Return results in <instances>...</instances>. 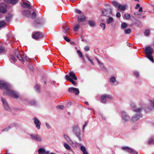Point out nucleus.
<instances>
[{"label": "nucleus", "mask_w": 154, "mask_h": 154, "mask_svg": "<svg viewBox=\"0 0 154 154\" xmlns=\"http://www.w3.org/2000/svg\"><path fill=\"white\" fill-rule=\"evenodd\" d=\"M153 52V49L150 47H146L145 51V53L147 58L152 62H153V59L152 56V54Z\"/></svg>", "instance_id": "f257e3e1"}, {"label": "nucleus", "mask_w": 154, "mask_h": 154, "mask_svg": "<svg viewBox=\"0 0 154 154\" xmlns=\"http://www.w3.org/2000/svg\"><path fill=\"white\" fill-rule=\"evenodd\" d=\"M141 110L142 109L140 108H138L134 110V111L137 112V113L136 115L132 117L131 120V123L135 122L142 117V115L140 113V112Z\"/></svg>", "instance_id": "f03ea898"}, {"label": "nucleus", "mask_w": 154, "mask_h": 154, "mask_svg": "<svg viewBox=\"0 0 154 154\" xmlns=\"http://www.w3.org/2000/svg\"><path fill=\"white\" fill-rule=\"evenodd\" d=\"M72 131L76 135L79 140L81 141V130L78 125H74L73 127Z\"/></svg>", "instance_id": "7ed1b4c3"}, {"label": "nucleus", "mask_w": 154, "mask_h": 154, "mask_svg": "<svg viewBox=\"0 0 154 154\" xmlns=\"http://www.w3.org/2000/svg\"><path fill=\"white\" fill-rule=\"evenodd\" d=\"M44 36L43 33L40 32H34L32 35V38L35 40L40 39Z\"/></svg>", "instance_id": "20e7f679"}, {"label": "nucleus", "mask_w": 154, "mask_h": 154, "mask_svg": "<svg viewBox=\"0 0 154 154\" xmlns=\"http://www.w3.org/2000/svg\"><path fill=\"white\" fill-rule=\"evenodd\" d=\"M7 94L11 96L12 97H13L16 99H18L19 96V94L11 90H8Z\"/></svg>", "instance_id": "39448f33"}, {"label": "nucleus", "mask_w": 154, "mask_h": 154, "mask_svg": "<svg viewBox=\"0 0 154 154\" xmlns=\"http://www.w3.org/2000/svg\"><path fill=\"white\" fill-rule=\"evenodd\" d=\"M30 136L32 139L37 141H42V137L39 135L36 134H30Z\"/></svg>", "instance_id": "423d86ee"}, {"label": "nucleus", "mask_w": 154, "mask_h": 154, "mask_svg": "<svg viewBox=\"0 0 154 154\" xmlns=\"http://www.w3.org/2000/svg\"><path fill=\"white\" fill-rule=\"evenodd\" d=\"M9 85H7L6 83L4 82L0 81V88L1 89H5L7 92L8 91V90H9Z\"/></svg>", "instance_id": "0eeeda50"}, {"label": "nucleus", "mask_w": 154, "mask_h": 154, "mask_svg": "<svg viewBox=\"0 0 154 154\" xmlns=\"http://www.w3.org/2000/svg\"><path fill=\"white\" fill-rule=\"evenodd\" d=\"M106 98L109 99H112V97L109 95L106 94L101 96V100L103 103H106Z\"/></svg>", "instance_id": "6e6552de"}, {"label": "nucleus", "mask_w": 154, "mask_h": 154, "mask_svg": "<svg viewBox=\"0 0 154 154\" xmlns=\"http://www.w3.org/2000/svg\"><path fill=\"white\" fill-rule=\"evenodd\" d=\"M33 120L36 128L38 129H40V125L41 124L40 121L36 118H34L33 119Z\"/></svg>", "instance_id": "1a4fd4ad"}, {"label": "nucleus", "mask_w": 154, "mask_h": 154, "mask_svg": "<svg viewBox=\"0 0 154 154\" xmlns=\"http://www.w3.org/2000/svg\"><path fill=\"white\" fill-rule=\"evenodd\" d=\"M1 100L5 109L8 111H10L11 109L6 100L3 98H2Z\"/></svg>", "instance_id": "9d476101"}, {"label": "nucleus", "mask_w": 154, "mask_h": 154, "mask_svg": "<svg viewBox=\"0 0 154 154\" xmlns=\"http://www.w3.org/2000/svg\"><path fill=\"white\" fill-rule=\"evenodd\" d=\"M6 4L2 3L0 5V12L3 13H5L7 11Z\"/></svg>", "instance_id": "9b49d317"}, {"label": "nucleus", "mask_w": 154, "mask_h": 154, "mask_svg": "<svg viewBox=\"0 0 154 154\" xmlns=\"http://www.w3.org/2000/svg\"><path fill=\"white\" fill-rule=\"evenodd\" d=\"M68 91L70 93H75L76 95H77L79 94V91L78 88H69Z\"/></svg>", "instance_id": "f8f14e48"}, {"label": "nucleus", "mask_w": 154, "mask_h": 154, "mask_svg": "<svg viewBox=\"0 0 154 154\" xmlns=\"http://www.w3.org/2000/svg\"><path fill=\"white\" fill-rule=\"evenodd\" d=\"M78 21L79 23L85 21L86 20V17L84 15L82 14L80 15L77 16Z\"/></svg>", "instance_id": "ddd939ff"}, {"label": "nucleus", "mask_w": 154, "mask_h": 154, "mask_svg": "<svg viewBox=\"0 0 154 154\" xmlns=\"http://www.w3.org/2000/svg\"><path fill=\"white\" fill-rule=\"evenodd\" d=\"M121 114L122 115V118L125 121H127L129 120L130 118L129 116L127 115L125 112L124 111L122 112H121Z\"/></svg>", "instance_id": "4468645a"}, {"label": "nucleus", "mask_w": 154, "mask_h": 154, "mask_svg": "<svg viewBox=\"0 0 154 154\" xmlns=\"http://www.w3.org/2000/svg\"><path fill=\"white\" fill-rule=\"evenodd\" d=\"M65 78L66 80L71 82L73 85H76V82L74 81L73 79L70 78L68 75H65Z\"/></svg>", "instance_id": "2eb2a0df"}, {"label": "nucleus", "mask_w": 154, "mask_h": 154, "mask_svg": "<svg viewBox=\"0 0 154 154\" xmlns=\"http://www.w3.org/2000/svg\"><path fill=\"white\" fill-rule=\"evenodd\" d=\"M19 0H4V1L8 3L14 5L18 2Z\"/></svg>", "instance_id": "dca6fc26"}, {"label": "nucleus", "mask_w": 154, "mask_h": 154, "mask_svg": "<svg viewBox=\"0 0 154 154\" xmlns=\"http://www.w3.org/2000/svg\"><path fill=\"white\" fill-rule=\"evenodd\" d=\"M21 6L23 8L31 9L32 8L31 5L26 2H23L21 4Z\"/></svg>", "instance_id": "f3484780"}, {"label": "nucleus", "mask_w": 154, "mask_h": 154, "mask_svg": "<svg viewBox=\"0 0 154 154\" xmlns=\"http://www.w3.org/2000/svg\"><path fill=\"white\" fill-rule=\"evenodd\" d=\"M69 76L72 79L74 80H77V78L76 76L75 73L72 72H71L69 73Z\"/></svg>", "instance_id": "a211bd4d"}, {"label": "nucleus", "mask_w": 154, "mask_h": 154, "mask_svg": "<svg viewBox=\"0 0 154 154\" xmlns=\"http://www.w3.org/2000/svg\"><path fill=\"white\" fill-rule=\"evenodd\" d=\"M22 14L26 16H28L31 14V13L29 10H25L22 11Z\"/></svg>", "instance_id": "6ab92c4d"}, {"label": "nucleus", "mask_w": 154, "mask_h": 154, "mask_svg": "<svg viewBox=\"0 0 154 154\" xmlns=\"http://www.w3.org/2000/svg\"><path fill=\"white\" fill-rule=\"evenodd\" d=\"M9 59L10 60H12L14 62H15L17 61V59L13 55L11 54L9 57Z\"/></svg>", "instance_id": "aec40b11"}, {"label": "nucleus", "mask_w": 154, "mask_h": 154, "mask_svg": "<svg viewBox=\"0 0 154 154\" xmlns=\"http://www.w3.org/2000/svg\"><path fill=\"white\" fill-rule=\"evenodd\" d=\"M113 18L112 17H109L108 19L106 21V23L107 24H109L113 21Z\"/></svg>", "instance_id": "412c9836"}, {"label": "nucleus", "mask_w": 154, "mask_h": 154, "mask_svg": "<svg viewBox=\"0 0 154 154\" xmlns=\"http://www.w3.org/2000/svg\"><path fill=\"white\" fill-rule=\"evenodd\" d=\"M88 23L90 26L93 27L95 26V23L92 20H89L88 22Z\"/></svg>", "instance_id": "4be33fe9"}, {"label": "nucleus", "mask_w": 154, "mask_h": 154, "mask_svg": "<svg viewBox=\"0 0 154 154\" xmlns=\"http://www.w3.org/2000/svg\"><path fill=\"white\" fill-rule=\"evenodd\" d=\"M12 17V15L11 14H9L8 15H7L6 17V20L8 22H9L11 19Z\"/></svg>", "instance_id": "5701e85b"}, {"label": "nucleus", "mask_w": 154, "mask_h": 154, "mask_svg": "<svg viewBox=\"0 0 154 154\" xmlns=\"http://www.w3.org/2000/svg\"><path fill=\"white\" fill-rule=\"evenodd\" d=\"M118 8L120 10L124 11L126 9V7L125 6H122L120 4L118 6Z\"/></svg>", "instance_id": "b1692460"}, {"label": "nucleus", "mask_w": 154, "mask_h": 154, "mask_svg": "<svg viewBox=\"0 0 154 154\" xmlns=\"http://www.w3.org/2000/svg\"><path fill=\"white\" fill-rule=\"evenodd\" d=\"M22 54H20L17 57V58L20 61L22 62H24V59H23V56H22Z\"/></svg>", "instance_id": "393cba45"}, {"label": "nucleus", "mask_w": 154, "mask_h": 154, "mask_svg": "<svg viewBox=\"0 0 154 154\" xmlns=\"http://www.w3.org/2000/svg\"><path fill=\"white\" fill-rule=\"evenodd\" d=\"M128 152L131 154H137V152L136 151H134L133 149L131 148V149H129L128 151Z\"/></svg>", "instance_id": "a878e982"}, {"label": "nucleus", "mask_w": 154, "mask_h": 154, "mask_svg": "<svg viewBox=\"0 0 154 154\" xmlns=\"http://www.w3.org/2000/svg\"><path fill=\"white\" fill-rule=\"evenodd\" d=\"M80 27V25L79 24H76L75 26L74 27V31H77Z\"/></svg>", "instance_id": "bb28decb"}, {"label": "nucleus", "mask_w": 154, "mask_h": 154, "mask_svg": "<svg viewBox=\"0 0 154 154\" xmlns=\"http://www.w3.org/2000/svg\"><path fill=\"white\" fill-rule=\"evenodd\" d=\"M5 51L4 47L0 45V53H3Z\"/></svg>", "instance_id": "cd10ccee"}, {"label": "nucleus", "mask_w": 154, "mask_h": 154, "mask_svg": "<svg viewBox=\"0 0 154 154\" xmlns=\"http://www.w3.org/2000/svg\"><path fill=\"white\" fill-rule=\"evenodd\" d=\"M35 90L38 92H40V88L39 86L37 85L35 86Z\"/></svg>", "instance_id": "c85d7f7f"}, {"label": "nucleus", "mask_w": 154, "mask_h": 154, "mask_svg": "<svg viewBox=\"0 0 154 154\" xmlns=\"http://www.w3.org/2000/svg\"><path fill=\"white\" fill-rule=\"evenodd\" d=\"M44 150V148H40L38 150V154H44L43 152Z\"/></svg>", "instance_id": "c756f323"}, {"label": "nucleus", "mask_w": 154, "mask_h": 154, "mask_svg": "<svg viewBox=\"0 0 154 154\" xmlns=\"http://www.w3.org/2000/svg\"><path fill=\"white\" fill-rule=\"evenodd\" d=\"M63 28L64 29V32L66 33V32L69 30V28L68 26H65V27L64 28V26L63 27Z\"/></svg>", "instance_id": "7c9ffc66"}, {"label": "nucleus", "mask_w": 154, "mask_h": 154, "mask_svg": "<svg viewBox=\"0 0 154 154\" xmlns=\"http://www.w3.org/2000/svg\"><path fill=\"white\" fill-rule=\"evenodd\" d=\"M64 146L68 150H70L71 149L70 147L66 143H65L64 144Z\"/></svg>", "instance_id": "2f4dec72"}, {"label": "nucleus", "mask_w": 154, "mask_h": 154, "mask_svg": "<svg viewBox=\"0 0 154 154\" xmlns=\"http://www.w3.org/2000/svg\"><path fill=\"white\" fill-rule=\"evenodd\" d=\"M112 4L116 8H118V6L119 5H120L117 2L115 1H113Z\"/></svg>", "instance_id": "473e14b6"}, {"label": "nucleus", "mask_w": 154, "mask_h": 154, "mask_svg": "<svg viewBox=\"0 0 154 154\" xmlns=\"http://www.w3.org/2000/svg\"><path fill=\"white\" fill-rule=\"evenodd\" d=\"M131 30L130 29H128L124 30V32L126 34H129L131 33Z\"/></svg>", "instance_id": "72a5a7b5"}, {"label": "nucleus", "mask_w": 154, "mask_h": 154, "mask_svg": "<svg viewBox=\"0 0 154 154\" xmlns=\"http://www.w3.org/2000/svg\"><path fill=\"white\" fill-rule=\"evenodd\" d=\"M77 52L79 54V57L80 58L82 57H83L82 53L79 50H78L77 51Z\"/></svg>", "instance_id": "f704fd0d"}, {"label": "nucleus", "mask_w": 154, "mask_h": 154, "mask_svg": "<svg viewBox=\"0 0 154 154\" xmlns=\"http://www.w3.org/2000/svg\"><path fill=\"white\" fill-rule=\"evenodd\" d=\"M5 21H0V28L5 26Z\"/></svg>", "instance_id": "c9c22d12"}, {"label": "nucleus", "mask_w": 154, "mask_h": 154, "mask_svg": "<svg viewBox=\"0 0 154 154\" xmlns=\"http://www.w3.org/2000/svg\"><path fill=\"white\" fill-rule=\"evenodd\" d=\"M124 17L127 19H129L130 18V16L129 14L128 13L125 14L124 15Z\"/></svg>", "instance_id": "e433bc0d"}, {"label": "nucleus", "mask_w": 154, "mask_h": 154, "mask_svg": "<svg viewBox=\"0 0 154 154\" xmlns=\"http://www.w3.org/2000/svg\"><path fill=\"white\" fill-rule=\"evenodd\" d=\"M23 57L24 59L26 60L28 62L29 61V58L27 56L23 54Z\"/></svg>", "instance_id": "4c0bfd02"}, {"label": "nucleus", "mask_w": 154, "mask_h": 154, "mask_svg": "<svg viewBox=\"0 0 154 154\" xmlns=\"http://www.w3.org/2000/svg\"><path fill=\"white\" fill-rule=\"evenodd\" d=\"M127 26V23H123L121 25V27L123 29L125 28Z\"/></svg>", "instance_id": "58836bf2"}, {"label": "nucleus", "mask_w": 154, "mask_h": 154, "mask_svg": "<svg viewBox=\"0 0 154 154\" xmlns=\"http://www.w3.org/2000/svg\"><path fill=\"white\" fill-rule=\"evenodd\" d=\"M122 149L123 150H128L127 151L128 152L129 150L131 148L127 146H123L122 147Z\"/></svg>", "instance_id": "ea45409f"}, {"label": "nucleus", "mask_w": 154, "mask_h": 154, "mask_svg": "<svg viewBox=\"0 0 154 154\" xmlns=\"http://www.w3.org/2000/svg\"><path fill=\"white\" fill-rule=\"evenodd\" d=\"M150 33V30L149 29H147L145 32L144 34L146 36H148L149 35Z\"/></svg>", "instance_id": "a19ab883"}, {"label": "nucleus", "mask_w": 154, "mask_h": 154, "mask_svg": "<svg viewBox=\"0 0 154 154\" xmlns=\"http://www.w3.org/2000/svg\"><path fill=\"white\" fill-rule=\"evenodd\" d=\"M36 17V13L34 12H33L32 15H31V17L32 18H35Z\"/></svg>", "instance_id": "79ce46f5"}, {"label": "nucleus", "mask_w": 154, "mask_h": 154, "mask_svg": "<svg viewBox=\"0 0 154 154\" xmlns=\"http://www.w3.org/2000/svg\"><path fill=\"white\" fill-rule=\"evenodd\" d=\"M100 26L102 28H103V30H104L105 29V25L104 23H101L100 24Z\"/></svg>", "instance_id": "37998d69"}, {"label": "nucleus", "mask_w": 154, "mask_h": 154, "mask_svg": "<svg viewBox=\"0 0 154 154\" xmlns=\"http://www.w3.org/2000/svg\"><path fill=\"white\" fill-rule=\"evenodd\" d=\"M87 57V58L88 59V60L91 62V64L93 65H94V62L89 58V57L87 55L86 56Z\"/></svg>", "instance_id": "c03bdc74"}, {"label": "nucleus", "mask_w": 154, "mask_h": 154, "mask_svg": "<svg viewBox=\"0 0 154 154\" xmlns=\"http://www.w3.org/2000/svg\"><path fill=\"white\" fill-rule=\"evenodd\" d=\"M153 142V140L152 138H150L148 140V144L149 145H150Z\"/></svg>", "instance_id": "a18cd8bd"}, {"label": "nucleus", "mask_w": 154, "mask_h": 154, "mask_svg": "<svg viewBox=\"0 0 154 154\" xmlns=\"http://www.w3.org/2000/svg\"><path fill=\"white\" fill-rule=\"evenodd\" d=\"M107 11V10L106 9H104V10L102 11V15L104 16H106V14L105 13Z\"/></svg>", "instance_id": "49530a36"}, {"label": "nucleus", "mask_w": 154, "mask_h": 154, "mask_svg": "<svg viewBox=\"0 0 154 154\" xmlns=\"http://www.w3.org/2000/svg\"><path fill=\"white\" fill-rule=\"evenodd\" d=\"M11 126H10V125H9L8 127L6 128H5V129H4L2 130V131H7L9 129H11Z\"/></svg>", "instance_id": "de8ad7c7"}, {"label": "nucleus", "mask_w": 154, "mask_h": 154, "mask_svg": "<svg viewBox=\"0 0 154 154\" xmlns=\"http://www.w3.org/2000/svg\"><path fill=\"white\" fill-rule=\"evenodd\" d=\"M110 81L112 82H114L116 81V78L114 77H112L110 78Z\"/></svg>", "instance_id": "09e8293b"}, {"label": "nucleus", "mask_w": 154, "mask_h": 154, "mask_svg": "<svg viewBox=\"0 0 154 154\" xmlns=\"http://www.w3.org/2000/svg\"><path fill=\"white\" fill-rule=\"evenodd\" d=\"M89 49V47L88 45L86 46L84 48V50L86 51H88Z\"/></svg>", "instance_id": "8fccbe9b"}, {"label": "nucleus", "mask_w": 154, "mask_h": 154, "mask_svg": "<svg viewBox=\"0 0 154 154\" xmlns=\"http://www.w3.org/2000/svg\"><path fill=\"white\" fill-rule=\"evenodd\" d=\"M81 150L83 152L86 151L85 148L83 146H82L80 148Z\"/></svg>", "instance_id": "3c124183"}, {"label": "nucleus", "mask_w": 154, "mask_h": 154, "mask_svg": "<svg viewBox=\"0 0 154 154\" xmlns=\"http://www.w3.org/2000/svg\"><path fill=\"white\" fill-rule=\"evenodd\" d=\"M100 66V67L101 69H102L104 68V66L103 64L101 62H100V63H99Z\"/></svg>", "instance_id": "603ef678"}, {"label": "nucleus", "mask_w": 154, "mask_h": 154, "mask_svg": "<svg viewBox=\"0 0 154 154\" xmlns=\"http://www.w3.org/2000/svg\"><path fill=\"white\" fill-rule=\"evenodd\" d=\"M75 12L78 14H83V13L80 10H75Z\"/></svg>", "instance_id": "864d4df0"}, {"label": "nucleus", "mask_w": 154, "mask_h": 154, "mask_svg": "<svg viewBox=\"0 0 154 154\" xmlns=\"http://www.w3.org/2000/svg\"><path fill=\"white\" fill-rule=\"evenodd\" d=\"M64 39L67 42H69L70 41V40L66 36L64 37Z\"/></svg>", "instance_id": "5fc2aeb1"}, {"label": "nucleus", "mask_w": 154, "mask_h": 154, "mask_svg": "<svg viewBox=\"0 0 154 154\" xmlns=\"http://www.w3.org/2000/svg\"><path fill=\"white\" fill-rule=\"evenodd\" d=\"M64 138L68 141L69 139V137L67 135L65 134L64 135Z\"/></svg>", "instance_id": "6e6d98bb"}, {"label": "nucleus", "mask_w": 154, "mask_h": 154, "mask_svg": "<svg viewBox=\"0 0 154 154\" xmlns=\"http://www.w3.org/2000/svg\"><path fill=\"white\" fill-rule=\"evenodd\" d=\"M116 16L118 17H120L121 16L120 13L119 12H117L116 14Z\"/></svg>", "instance_id": "4d7b16f0"}, {"label": "nucleus", "mask_w": 154, "mask_h": 154, "mask_svg": "<svg viewBox=\"0 0 154 154\" xmlns=\"http://www.w3.org/2000/svg\"><path fill=\"white\" fill-rule=\"evenodd\" d=\"M44 151H43V152H44V153L45 154H49L50 153L49 151H46L44 149Z\"/></svg>", "instance_id": "13d9d810"}, {"label": "nucleus", "mask_w": 154, "mask_h": 154, "mask_svg": "<svg viewBox=\"0 0 154 154\" xmlns=\"http://www.w3.org/2000/svg\"><path fill=\"white\" fill-rule=\"evenodd\" d=\"M14 54L15 56L17 57L20 54L18 52L16 51L14 52Z\"/></svg>", "instance_id": "bf43d9fd"}, {"label": "nucleus", "mask_w": 154, "mask_h": 154, "mask_svg": "<svg viewBox=\"0 0 154 154\" xmlns=\"http://www.w3.org/2000/svg\"><path fill=\"white\" fill-rule=\"evenodd\" d=\"M134 75L137 77H138L139 76V73L138 72H135L134 73Z\"/></svg>", "instance_id": "052dcab7"}, {"label": "nucleus", "mask_w": 154, "mask_h": 154, "mask_svg": "<svg viewBox=\"0 0 154 154\" xmlns=\"http://www.w3.org/2000/svg\"><path fill=\"white\" fill-rule=\"evenodd\" d=\"M149 101L151 102V104H152V106L153 108H154V100H153V101H152L151 100H149Z\"/></svg>", "instance_id": "680f3d73"}, {"label": "nucleus", "mask_w": 154, "mask_h": 154, "mask_svg": "<svg viewBox=\"0 0 154 154\" xmlns=\"http://www.w3.org/2000/svg\"><path fill=\"white\" fill-rule=\"evenodd\" d=\"M59 108L61 109H63L64 108V107L63 105H60L59 106Z\"/></svg>", "instance_id": "e2e57ef3"}, {"label": "nucleus", "mask_w": 154, "mask_h": 154, "mask_svg": "<svg viewBox=\"0 0 154 154\" xmlns=\"http://www.w3.org/2000/svg\"><path fill=\"white\" fill-rule=\"evenodd\" d=\"M46 125L47 127V128H51V126H50V125H49V124H48L47 123H46Z\"/></svg>", "instance_id": "0e129e2a"}, {"label": "nucleus", "mask_w": 154, "mask_h": 154, "mask_svg": "<svg viewBox=\"0 0 154 154\" xmlns=\"http://www.w3.org/2000/svg\"><path fill=\"white\" fill-rule=\"evenodd\" d=\"M87 122H85L84 125L83 126V131L84 130L85 127L87 125Z\"/></svg>", "instance_id": "69168bd1"}, {"label": "nucleus", "mask_w": 154, "mask_h": 154, "mask_svg": "<svg viewBox=\"0 0 154 154\" xmlns=\"http://www.w3.org/2000/svg\"><path fill=\"white\" fill-rule=\"evenodd\" d=\"M140 7V5L139 4H137L136 5V6L135 7V8L136 9H137L138 8Z\"/></svg>", "instance_id": "338daca9"}, {"label": "nucleus", "mask_w": 154, "mask_h": 154, "mask_svg": "<svg viewBox=\"0 0 154 154\" xmlns=\"http://www.w3.org/2000/svg\"><path fill=\"white\" fill-rule=\"evenodd\" d=\"M143 11V8L142 7H140L139 10V11L140 12H141Z\"/></svg>", "instance_id": "774afa93"}]
</instances>
